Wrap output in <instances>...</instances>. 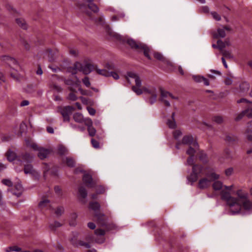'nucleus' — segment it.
I'll return each mask as SVG.
<instances>
[{
    "mask_svg": "<svg viewBox=\"0 0 252 252\" xmlns=\"http://www.w3.org/2000/svg\"><path fill=\"white\" fill-rule=\"evenodd\" d=\"M236 198L232 196L231 191H230V198L228 201H225L229 206L230 214L231 215L246 214L251 202L249 199L248 193L242 189H239L236 191Z\"/></svg>",
    "mask_w": 252,
    "mask_h": 252,
    "instance_id": "f257e3e1",
    "label": "nucleus"
},
{
    "mask_svg": "<svg viewBox=\"0 0 252 252\" xmlns=\"http://www.w3.org/2000/svg\"><path fill=\"white\" fill-rule=\"evenodd\" d=\"M127 82L131 83V81L135 82V86L132 87V90L137 95L143 93L149 95L147 102L151 105L154 104L157 99L158 92L157 88L154 86H144L141 88L142 81L139 76L134 72H129L126 76Z\"/></svg>",
    "mask_w": 252,
    "mask_h": 252,
    "instance_id": "f03ea898",
    "label": "nucleus"
},
{
    "mask_svg": "<svg viewBox=\"0 0 252 252\" xmlns=\"http://www.w3.org/2000/svg\"><path fill=\"white\" fill-rule=\"evenodd\" d=\"M212 185L213 189L215 191H220V195L222 200L228 201L230 199V191H232L233 186H226L223 185L222 183L219 181H214Z\"/></svg>",
    "mask_w": 252,
    "mask_h": 252,
    "instance_id": "7ed1b4c3",
    "label": "nucleus"
},
{
    "mask_svg": "<svg viewBox=\"0 0 252 252\" xmlns=\"http://www.w3.org/2000/svg\"><path fill=\"white\" fill-rule=\"evenodd\" d=\"M127 43L131 48L137 50L138 52H143L145 56L149 60H151L150 53H152V51L147 45L142 43L137 42L132 39H128Z\"/></svg>",
    "mask_w": 252,
    "mask_h": 252,
    "instance_id": "20e7f679",
    "label": "nucleus"
},
{
    "mask_svg": "<svg viewBox=\"0 0 252 252\" xmlns=\"http://www.w3.org/2000/svg\"><path fill=\"white\" fill-rule=\"evenodd\" d=\"M206 177L201 179L198 182V187L200 189H205L211 185V182L220 178V175L211 171L206 175Z\"/></svg>",
    "mask_w": 252,
    "mask_h": 252,
    "instance_id": "39448f33",
    "label": "nucleus"
},
{
    "mask_svg": "<svg viewBox=\"0 0 252 252\" xmlns=\"http://www.w3.org/2000/svg\"><path fill=\"white\" fill-rule=\"evenodd\" d=\"M73 68L87 75L94 70L95 66L91 63L85 61L83 63L76 62L74 64Z\"/></svg>",
    "mask_w": 252,
    "mask_h": 252,
    "instance_id": "423d86ee",
    "label": "nucleus"
},
{
    "mask_svg": "<svg viewBox=\"0 0 252 252\" xmlns=\"http://www.w3.org/2000/svg\"><path fill=\"white\" fill-rule=\"evenodd\" d=\"M90 208L94 211L95 217L97 218L98 221L101 225L104 224V215L98 213L100 209V205L96 202H90L89 204Z\"/></svg>",
    "mask_w": 252,
    "mask_h": 252,
    "instance_id": "0eeeda50",
    "label": "nucleus"
},
{
    "mask_svg": "<svg viewBox=\"0 0 252 252\" xmlns=\"http://www.w3.org/2000/svg\"><path fill=\"white\" fill-rule=\"evenodd\" d=\"M76 81H73L71 79H65L64 83L66 85L69 86L68 89L70 91L77 92L76 89L78 88V91H80L82 94H84L83 92V90L80 87V80L77 78H76Z\"/></svg>",
    "mask_w": 252,
    "mask_h": 252,
    "instance_id": "6e6552de",
    "label": "nucleus"
},
{
    "mask_svg": "<svg viewBox=\"0 0 252 252\" xmlns=\"http://www.w3.org/2000/svg\"><path fill=\"white\" fill-rule=\"evenodd\" d=\"M170 99H177L178 97L174 96L169 92L161 89L160 100L163 102L166 106H170V103L169 100Z\"/></svg>",
    "mask_w": 252,
    "mask_h": 252,
    "instance_id": "1a4fd4ad",
    "label": "nucleus"
},
{
    "mask_svg": "<svg viewBox=\"0 0 252 252\" xmlns=\"http://www.w3.org/2000/svg\"><path fill=\"white\" fill-rule=\"evenodd\" d=\"M202 167L199 165H194L192 167V173L188 178V180L189 182L192 184L195 182L198 179L199 174L202 172Z\"/></svg>",
    "mask_w": 252,
    "mask_h": 252,
    "instance_id": "9d476101",
    "label": "nucleus"
},
{
    "mask_svg": "<svg viewBox=\"0 0 252 252\" xmlns=\"http://www.w3.org/2000/svg\"><path fill=\"white\" fill-rule=\"evenodd\" d=\"M225 31H230L231 28L228 26L218 28L217 32L213 33L214 37L215 38L224 37L226 35Z\"/></svg>",
    "mask_w": 252,
    "mask_h": 252,
    "instance_id": "9b49d317",
    "label": "nucleus"
},
{
    "mask_svg": "<svg viewBox=\"0 0 252 252\" xmlns=\"http://www.w3.org/2000/svg\"><path fill=\"white\" fill-rule=\"evenodd\" d=\"M182 142L183 144L192 146L195 148L198 147L197 142L193 139V137L191 135L184 136L182 139Z\"/></svg>",
    "mask_w": 252,
    "mask_h": 252,
    "instance_id": "f8f14e48",
    "label": "nucleus"
},
{
    "mask_svg": "<svg viewBox=\"0 0 252 252\" xmlns=\"http://www.w3.org/2000/svg\"><path fill=\"white\" fill-rule=\"evenodd\" d=\"M74 108L71 106H66L62 109L61 113L63 118L64 121H69V116L71 114Z\"/></svg>",
    "mask_w": 252,
    "mask_h": 252,
    "instance_id": "ddd939ff",
    "label": "nucleus"
},
{
    "mask_svg": "<svg viewBox=\"0 0 252 252\" xmlns=\"http://www.w3.org/2000/svg\"><path fill=\"white\" fill-rule=\"evenodd\" d=\"M2 61L5 63L12 69H14V66L16 64V60L14 58H11L8 56H3L1 57Z\"/></svg>",
    "mask_w": 252,
    "mask_h": 252,
    "instance_id": "4468645a",
    "label": "nucleus"
},
{
    "mask_svg": "<svg viewBox=\"0 0 252 252\" xmlns=\"http://www.w3.org/2000/svg\"><path fill=\"white\" fill-rule=\"evenodd\" d=\"M105 233V231L102 229H96L95 230V234L96 236L100 237L95 239V242L98 244H102L104 243L105 241V238L103 236L104 235Z\"/></svg>",
    "mask_w": 252,
    "mask_h": 252,
    "instance_id": "2eb2a0df",
    "label": "nucleus"
},
{
    "mask_svg": "<svg viewBox=\"0 0 252 252\" xmlns=\"http://www.w3.org/2000/svg\"><path fill=\"white\" fill-rule=\"evenodd\" d=\"M83 181L88 187L93 188L94 187V184L93 181L92 177L89 174L87 173L84 175Z\"/></svg>",
    "mask_w": 252,
    "mask_h": 252,
    "instance_id": "dca6fc26",
    "label": "nucleus"
},
{
    "mask_svg": "<svg viewBox=\"0 0 252 252\" xmlns=\"http://www.w3.org/2000/svg\"><path fill=\"white\" fill-rule=\"evenodd\" d=\"M24 172L26 174H29L32 176H36L37 174L31 164H27L25 165Z\"/></svg>",
    "mask_w": 252,
    "mask_h": 252,
    "instance_id": "f3484780",
    "label": "nucleus"
},
{
    "mask_svg": "<svg viewBox=\"0 0 252 252\" xmlns=\"http://www.w3.org/2000/svg\"><path fill=\"white\" fill-rule=\"evenodd\" d=\"M38 152V157L41 159H43L46 158L49 154V151L48 149H45L43 147H41Z\"/></svg>",
    "mask_w": 252,
    "mask_h": 252,
    "instance_id": "a211bd4d",
    "label": "nucleus"
},
{
    "mask_svg": "<svg viewBox=\"0 0 252 252\" xmlns=\"http://www.w3.org/2000/svg\"><path fill=\"white\" fill-rule=\"evenodd\" d=\"M175 115V113L174 112L172 113L171 118L168 119L167 122V126L169 128L172 129L175 128L176 126V124L174 118Z\"/></svg>",
    "mask_w": 252,
    "mask_h": 252,
    "instance_id": "6ab92c4d",
    "label": "nucleus"
},
{
    "mask_svg": "<svg viewBox=\"0 0 252 252\" xmlns=\"http://www.w3.org/2000/svg\"><path fill=\"white\" fill-rule=\"evenodd\" d=\"M19 26L20 28L23 30H27L28 25L26 21L21 18H17V26Z\"/></svg>",
    "mask_w": 252,
    "mask_h": 252,
    "instance_id": "aec40b11",
    "label": "nucleus"
},
{
    "mask_svg": "<svg viewBox=\"0 0 252 252\" xmlns=\"http://www.w3.org/2000/svg\"><path fill=\"white\" fill-rule=\"evenodd\" d=\"M5 156L7 160L10 162L14 161L16 159V154L10 149L7 151Z\"/></svg>",
    "mask_w": 252,
    "mask_h": 252,
    "instance_id": "412c9836",
    "label": "nucleus"
},
{
    "mask_svg": "<svg viewBox=\"0 0 252 252\" xmlns=\"http://www.w3.org/2000/svg\"><path fill=\"white\" fill-rule=\"evenodd\" d=\"M94 70L99 75L105 77H110V71H107L105 67L104 69H100L95 66Z\"/></svg>",
    "mask_w": 252,
    "mask_h": 252,
    "instance_id": "4be33fe9",
    "label": "nucleus"
},
{
    "mask_svg": "<svg viewBox=\"0 0 252 252\" xmlns=\"http://www.w3.org/2000/svg\"><path fill=\"white\" fill-rule=\"evenodd\" d=\"M237 139V137L233 134H228L225 136V140L229 144H232Z\"/></svg>",
    "mask_w": 252,
    "mask_h": 252,
    "instance_id": "5701e85b",
    "label": "nucleus"
},
{
    "mask_svg": "<svg viewBox=\"0 0 252 252\" xmlns=\"http://www.w3.org/2000/svg\"><path fill=\"white\" fill-rule=\"evenodd\" d=\"M73 119L75 122L79 123H83L84 121L83 115L79 113H76L74 114Z\"/></svg>",
    "mask_w": 252,
    "mask_h": 252,
    "instance_id": "b1692460",
    "label": "nucleus"
},
{
    "mask_svg": "<svg viewBox=\"0 0 252 252\" xmlns=\"http://www.w3.org/2000/svg\"><path fill=\"white\" fill-rule=\"evenodd\" d=\"M50 205V201L48 199H44L41 201L38 204V206L41 209H44Z\"/></svg>",
    "mask_w": 252,
    "mask_h": 252,
    "instance_id": "393cba45",
    "label": "nucleus"
},
{
    "mask_svg": "<svg viewBox=\"0 0 252 252\" xmlns=\"http://www.w3.org/2000/svg\"><path fill=\"white\" fill-rule=\"evenodd\" d=\"M79 194L80 196L83 198L85 199L87 196V192L86 189L83 187H80L79 188Z\"/></svg>",
    "mask_w": 252,
    "mask_h": 252,
    "instance_id": "a878e982",
    "label": "nucleus"
},
{
    "mask_svg": "<svg viewBox=\"0 0 252 252\" xmlns=\"http://www.w3.org/2000/svg\"><path fill=\"white\" fill-rule=\"evenodd\" d=\"M105 67L107 70V71L113 72L114 71H117L116 66L114 63H108L105 64Z\"/></svg>",
    "mask_w": 252,
    "mask_h": 252,
    "instance_id": "bb28decb",
    "label": "nucleus"
},
{
    "mask_svg": "<svg viewBox=\"0 0 252 252\" xmlns=\"http://www.w3.org/2000/svg\"><path fill=\"white\" fill-rule=\"evenodd\" d=\"M249 88H250L249 84L247 82H243L240 85V90H241V92H242L243 93L247 92L249 90Z\"/></svg>",
    "mask_w": 252,
    "mask_h": 252,
    "instance_id": "cd10ccee",
    "label": "nucleus"
},
{
    "mask_svg": "<svg viewBox=\"0 0 252 252\" xmlns=\"http://www.w3.org/2000/svg\"><path fill=\"white\" fill-rule=\"evenodd\" d=\"M65 161L67 165L69 167H73L75 166V160L72 158L66 157L65 158Z\"/></svg>",
    "mask_w": 252,
    "mask_h": 252,
    "instance_id": "c85d7f7f",
    "label": "nucleus"
},
{
    "mask_svg": "<svg viewBox=\"0 0 252 252\" xmlns=\"http://www.w3.org/2000/svg\"><path fill=\"white\" fill-rule=\"evenodd\" d=\"M77 217V215L76 213H72L70 215L69 224L71 226H75L76 224L75 220Z\"/></svg>",
    "mask_w": 252,
    "mask_h": 252,
    "instance_id": "c756f323",
    "label": "nucleus"
},
{
    "mask_svg": "<svg viewBox=\"0 0 252 252\" xmlns=\"http://www.w3.org/2000/svg\"><path fill=\"white\" fill-rule=\"evenodd\" d=\"M26 144L28 146L32 148L34 151H38L41 147L39 146L37 144L35 143H31L28 140L26 141Z\"/></svg>",
    "mask_w": 252,
    "mask_h": 252,
    "instance_id": "7c9ffc66",
    "label": "nucleus"
},
{
    "mask_svg": "<svg viewBox=\"0 0 252 252\" xmlns=\"http://www.w3.org/2000/svg\"><path fill=\"white\" fill-rule=\"evenodd\" d=\"M198 158L199 159L203 162H206L207 161V155L203 151H201L199 153Z\"/></svg>",
    "mask_w": 252,
    "mask_h": 252,
    "instance_id": "2f4dec72",
    "label": "nucleus"
},
{
    "mask_svg": "<svg viewBox=\"0 0 252 252\" xmlns=\"http://www.w3.org/2000/svg\"><path fill=\"white\" fill-rule=\"evenodd\" d=\"M198 147L197 148H195L193 146H189V147L186 153L190 156H193L194 153L196 152V150L198 149Z\"/></svg>",
    "mask_w": 252,
    "mask_h": 252,
    "instance_id": "473e14b6",
    "label": "nucleus"
},
{
    "mask_svg": "<svg viewBox=\"0 0 252 252\" xmlns=\"http://www.w3.org/2000/svg\"><path fill=\"white\" fill-rule=\"evenodd\" d=\"M153 54L154 58L162 62L164 61L165 58L161 53L159 52H153Z\"/></svg>",
    "mask_w": 252,
    "mask_h": 252,
    "instance_id": "72a5a7b5",
    "label": "nucleus"
},
{
    "mask_svg": "<svg viewBox=\"0 0 252 252\" xmlns=\"http://www.w3.org/2000/svg\"><path fill=\"white\" fill-rule=\"evenodd\" d=\"M16 189H17V197H18L22 194L23 191H24V189H23L22 185L18 182H17Z\"/></svg>",
    "mask_w": 252,
    "mask_h": 252,
    "instance_id": "f704fd0d",
    "label": "nucleus"
},
{
    "mask_svg": "<svg viewBox=\"0 0 252 252\" xmlns=\"http://www.w3.org/2000/svg\"><path fill=\"white\" fill-rule=\"evenodd\" d=\"M67 152V149L63 145H60L58 148V152L61 155L65 154Z\"/></svg>",
    "mask_w": 252,
    "mask_h": 252,
    "instance_id": "c9c22d12",
    "label": "nucleus"
},
{
    "mask_svg": "<svg viewBox=\"0 0 252 252\" xmlns=\"http://www.w3.org/2000/svg\"><path fill=\"white\" fill-rule=\"evenodd\" d=\"M221 53L223 56V57L229 59H233V56L229 51L223 50L221 52Z\"/></svg>",
    "mask_w": 252,
    "mask_h": 252,
    "instance_id": "e433bc0d",
    "label": "nucleus"
},
{
    "mask_svg": "<svg viewBox=\"0 0 252 252\" xmlns=\"http://www.w3.org/2000/svg\"><path fill=\"white\" fill-rule=\"evenodd\" d=\"M217 47H218V49L222 52L224 50L223 49L225 47V42L221 40H218L217 41Z\"/></svg>",
    "mask_w": 252,
    "mask_h": 252,
    "instance_id": "4c0bfd02",
    "label": "nucleus"
},
{
    "mask_svg": "<svg viewBox=\"0 0 252 252\" xmlns=\"http://www.w3.org/2000/svg\"><path fill=\"white\" fill-rule=\"evenodd\" d=\"M88 6L89 8L94 12H97L99 11V8L94 2L88 4Z\"/></svg>",
    "mask_w": 252,
    "mask_h": 252,
    "instance_id": "58836bf2",
    "label": "nucleus"
},
{
    "mask_svg": "<svg viewBox=\"0 0 252 252\" xmlns=\"http://www.w3.org/2000/svg\"><path fill=\"white\" fill-rule=\"evenodd\" d=\"M108 32L110 36L113 37L118 40L121 39V36L120 34H119L117 33H115V32H113V31L109 30H108Z\"/></svg>",
    "mask_w": 252,
    "mask_h": 252,
    "instance_id": "ea45409f",
    "label": "nucleus"
},
{
    "mask_svg": "<svg viewBox=\"0 0 252 252\" xmlns=\"http://www.w3.org/2000/svg\"><path fill=\"white\" fill-rule=\"evenodd\" d=\"M244 111L246 115L248 118H252V106L250 107L249 105L248 106V108L245 110H244Z\"/></svg>",
    "mask_w": 252,
    "mask_h": 252,
    "instance_id": "a19ab883",
    "label": "nucleus"
},
{
    "mask_svg": "<svg viewBox=\"0 0 252 252\" xmlns=\"http://www.w3.org/2000/svg\"><path fill=\"white\" fill-rule=\"evenodd\" d=\"M64 213V208L63 207L60 206L57 208L55 211V214L57 217H60Z\"/></svg>",
    "mask_w": 252,
    "mask_h": 252,
    "instance_id": "79ce46f5",
    "label": "nucleus"
},
{
    "mask_svg": "<svg viewBox=\"0 0 252 252\" xmlns=\"http://www.w3.org/2000/svg\"><path fill=\"white\" fill-rule=\"evenodd\" d=\"M74 93V92H72L71 93L69 94L67 96L68 99L71 101H75L77 99V96Z\"/></svg>",
    "mask_w": 252,
    "mask_h": 252,
    "instance_id": "37998d69",
    "label": "nucleus"
},
{
    "mask_svg": "<svg viewBox=\"0 0 252 252\" xmlns=\"http://www.w3.org/2000/svg\"><path fill=\"white\" fill-rule=\"evenodd\" d=\"M252 133V130L249 128L248 129L246 132V134L248 140L251 142H252V134H251Z\"/></svg>",
    "mask_w": 252,
    "mask_h": 252,
    "instance_id": "c03bdc74",
    "label": "nucleus"
},
{
    "mask_svg": "<svg viewBox=\"0 0 252 252\" xmlns=\"http://www.w3.org/2000/svg\"><path fill=\"white\" fill-rule=\"evenodd\" d=\"M88 131L89 135L91 136H94L95 134L96 130L93 126L88 127Z\"/></svg>",
    "mask_w": 252,
    "mask_h": 252,
    "instance_id": "a18cd8bd",
    "label": "nucleus"
},
{
    "mask_svg": "<svg viewBox=\"0 0 252 252\" xmlns=\"http://www.w3.org/2000/svg\"><path fill=\"white\" fill-rule=\"evenodd\" d=\"M110 76H112L115 80H118L120 78V76L118 74V71L117 70V71L110 72Z\"/></svg>",
    "mask_w": 252,
    "mask_h": 252,
    "instance_id": "49530a36",
    "label": "nucleus"
},
{
    "mask_svg": "<svg viewBox=\"0 0 252 252\" xmlns=\"http://www.w3.org/2000/svg\"><path fill=\"white\" fill-rule=\"evenodd\" d=\"M83 122L85 123V124L88 126V127H91L93 125V122L92 120L89 118L84 119Z\"/></svg>",
    "mask_w": 252,
    "mask_h": 252,
    "instance_id": "de8ad7c7",
    "label": "nucleus"
},
{
    "mask_svg": "<svg viewBox=\"0 0 252 252\" xmlns=\"http://www.w3.org/2000/svg\"><path fill=\"white\" fill-rule=\"evenodd\" d=\"M2 183L5 186L11 187L13 186L12 182L9 179H3L1 181Z\"/></svg>",
    "mask_w": 252,
    "mask_h": 252,
    "instance_id": "09e8293b",
    "label": "nucleus"
},
{
    "mask_svg": "<svg viewBox=\"0 0 252 252\" xmlns=\"http://www.w3.org/2000/svg\"><path fill=\"white\" fill-rule=\"evenodd\" d=\"M91 143L94 148L98 149L99 148V142L94 138L91 139Z\"/></svg>",
    "mask_w": 252,
    "mask_h": 252,
    "instance_id": "8fccbe9b",
    "label": "nucleus"
},
{
    "mask_svg": "<svg viewBox=\"0 0 252 252\" xmlns=\"http://www.w3.org/2000/svg\"><path fill=\"white\" fill-rule=\"evenodd\" d=\"M82 82L87 87H90L91 83L88 77H85L82 79Z\"/></svg>",
    "mask_w": 252,
    "mask_h": 252,
    "instance_id": "3c124183",
    "label": "nucleus"
},
{
    "mask_svg": "<svg viewBox=\"0 0 252 252\" xmlns=\"http://www.w3.org/2000/svg\"><path fill=\"white\" fill-rule=\"evenodd\" d=\"M193 80L196 82H201L203 81V76L200 75H194L192 76Z\"/></svg>",
    "mask_w": 252,
    "mask_h": 252,
    "instance_id": "603ef678",
    "label": "nucleus"
},
{
    "mask_svg": "<svg viewBox=\"0 0 252 252\" xmlns=\"http://www.w3.org/2000/svg\"><path fill=\"white\" fill-rule=\"evenodd\" d=\"M213 121L219 124L222 122L223 120L221 116H215L213 118Z\"/></svg>",
    "mask_w": 252,
    "mask_h": 252,
    "instance_id": "864d4df0",
    "label": "nucleus"
},
{
    "mask_svg": "<svg viewBox=\"0 0 252 252\" xmlns=\"http://www.w3.org/2000/svg\"><path fill=\"white\" fill-rule=\"evenodd\" d=\"M61 224L58 221H55L53 223L50 225V227L51 229H55L56 227L61 226Z\"/></svg>",
    "mask_w": 252,
    "mask_h": 252,
    "instance_id": "5fc2aeb1",
    "label": "nucleus"
},
{
    "mask_svg": "<svg viewBox=\"0 0 252 252\" xmlns=\"http://www.w3.org/2000/svg\"><path fill=\"white\" fill-rule=\"evenodd\" d=\"M182 135V132L179 130H175L173 133L174 137L178 139Z\"/></svg>",
    "mask_w": 252,
    "mask_h": 252,
    "instance_id": "6e6d98bb",
    "label": "nucleus"
},
{
    "mask_svg": "<svg viewBox=\"0 0 252 252\" xmlns=\"http://www.w3.org/2000/svg\"><path fill=\"white\" fill-rule=\"evenodd\" d=\"M211 15L217 21H220V16L216 12H211Z\"/></svg>",
    "mask_w": 252,
    "mask_h": 252,
    "instance_id": "4d7b16f0",
    "label": "nucleus"
},
{
    "mask_svg": "<svg viewBox=\"0 0 252 252\" xmlns=\"http://www.w3.org/2000/svg\"><path fill=\"white\" fill-rule=\"evenodd\" d=\"M233 172V169L231 167L226 169L225 171V174L226 176H229L232 175Z\"/></svg>",
    "mask_w": 252,
    "mask_h": 252,
    "instance_id": "13d9d810",
    "label": "nucleus"
},
{
    "mask_svg": "<svg viewBox=\"0 0 252 252\" xmlns=\"http://www.w3.org/2000/svg\"><path fill=\"white\" fill-rule=\"evenodd\" d=\"M95 22L100 25H102L104 22V18L103 16H100L98 19L95 20Z\"/></svg>",
    "mask_w": 252,
    "mask_h": 252,
    "instance_id": "bf43d9fd",
    "label": "nucleus"
},
{
    "mask_svg": "<svg viewBox=\"0 0 252 252\" xmlns=\"http://www.w3.org/2000/svg\"><path fill=\"white\" fill-rule=\"evenodd\" d=\"M87 110L90 115L92 116H94L95 115L96 111L94 108L91 107H88Z\"/></svg>",
    "mask_w": 252,
    "mask_h": 252,
    "instance_id": "052dcab7",
    "label": "nucleus"
},
{
    "mask_svg": "<svg viewBox=\"0 0 252 252\" xmlns=\"http://www.w3.org/2000/svg\"><path fill=\"white\" fill-rule=\"evenodd\" d=\"M238 103H245L246 104H251V102L245 98H241L237 101Z\"/></svg>",
    "mask_w": 252,
    "mask_h": 252,
    "instance_id": "680f3d73",
    "label": "nucleus"
},
{
    "mask_svg": "<svg viewBox=\"0 0 252 252\" xmlns=\"http://www.w3.org/2000/svg\"><path fill=\"white\" fill-rule=\"evenodd\" d=\"M187 162L188 165H192L194 162L193 156H190L187 159Z\"/></svg>",
    "mask_w": 252,
    "mask_h": 252,
    "instance_id": "e2e57ef3",
    "label": "nucleus"
},
{
    "mask_svg": "<svg viewBox=\"0 0 252 252\" xmlns=\"http://www.w3.org/2000/svg\"><path fill=\"white\" fill-rule=\"evenodd\" d=\"M79 245H80V246H84V247H85L86 248H90V244L89 243H86V242H84L83 241H80L79 242Z\"/></svg>",
    "mask_w": 252,
    "mask_h": 252,
    "instance_id": "0e129e2a",
    "label": "nucleus"
},
{
    "mask_svg": "<svg viewBox=\"0 0 252 252\" xmlns=\"http://www.w3.org/2000/svg\"><path fill=\"white\" fill-rule=\"evenodd\" d=\"M16 251V246H13L12 247H9L5 249V252H15Z\"/></svg>",
    "mask_w": 252,
    "mask_h": 252,
    "instance_id": "69168bd1",
    "label": "nucleus"
},
{
    "mask_svg": "<svg viewBox=\"0 0 252 252\" xmlns=\"http://www.w3.org/2000/svg\"><path fill=\"white\" fill-rule=\"evenodd\" d=\"M70 54L72 56L75 57L78 54V51L77 50L75 49H71L70 50Z\"/></svg>",
    "mask_w": 252,
    "mask_h": 252,
    "instance_id": "338daca9",
    "label": "nucleus"
},
{
    "mask_svg": "<svg viewBox=\"0 0 252 252\" xmlns=\"http://www.w3.org/2000/svg\"><path fill=\"white\" fill-rule=\"evenodd\" d=\"M51 88L52 89L55 90L57 91V92H60L61 91V88L55 84H54L51 86Z\"/></svg>",
    "mask_w": 252,
    "mask_h": 252,
    "instance_id": "774afa93",
    "label": "nucleus"
}]
</instances>
